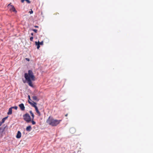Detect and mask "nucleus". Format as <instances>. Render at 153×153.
<instances>
[{
	"mask_svg": "<svg viewBox=\"0 0 153 153\" xmlns=\"http://www.w3.org/2000/svg\"><path fill=\"white\" fill-rule=\"evenodd\" d=\"M24 76L28 85L31 87H33V85L32 81L35 80V77L32 71L30 70H28V73H25Z\"/></svg>",
	"mask_w": 153,
	"mask_h": 153,
	"instance_id": "obj_1",
	"label": "nucleus"
},
{
	"mask_svg": "<svg viewBox=\"0 0 153 153\" xmlns=\"http://www.w3.org/2000/svg\"><path fill=\"white\" fill-rule=\"evenodd\" d=\"M61 121V120L55 119L52 117L50 116L46 120V123L50 126H55L59 124Z\"/></svg>",
	"mask_w": 153,
	"mask_h": 153,
	"instance_id": "obj_2",
	"label": "nucleus"
},
{
	"mask_svg": "<svg viewBox=\"0 0 153 153\" xmlns=\"http://www.w3.org/2000/svg\"><path fill=\"white\" fill-rule=\"evenodd\" d=\"M23 119L27 123H29L31 121V118L28 113H26L23 115Z\"/></svg>",
	"mask_w": 153,
	"mask_h": 153,
	"instance_id": "obj_3",
	"label": "nucleus"
},
{
	"mask_svg": "<svg viewBox=\"0 0 153 153\" xmlns=\"http://www.w3.org/2000/svg\"><path fill=\"white\" fill-rule=\"evenodd\" d=\"M8 7H10V10L11 11H12L13 12H15V13H17V11L16 10L14 7L12 5H11V3L9 4L8 5Z\"/></svg>",
	"mask_w": 153,
	"mask_h": 153,
	"instance_id": "obj_4",
	"label": "nucleus"
},
{
	"mask_svg": "<svg viewBox=\"0 0 153 153\" xmlns=\"http://www.w3.org/2000/svg\"><path fill=\"white\" fill-rule=\"evenodd\" d=\"M35 44L37 46V48L39 49L40 47V45H43V41L41 42H39V41L37 42H35Z\"/></svg>",
	"mask_w": 153,
	"mask_h": 153,
	"instance_id": "obj_5",
	"label": "nucleus"
},
{
	"mask_svg": "<svg viewBox=\"0 0 153 153\" xmlns=\"http://www.w3.org/2000/svg\"><path fill=\"white\" fill-rule=\"evenodd\" d=\"M28 102L33 107H34L35 108L36 107H37L36 106V103L33 101L32 102H31L29 101V100H28Z\"/></svg>",
	"mask_w": 153,
	"mask_h": 153,
	"instance_id": "obj_6",
	"label": "nucleus"
},
{
	"mask_svg": "<svg viewBox=\"0 0 153 153\" xmlns=\"http://www.w3.org/2000/svg\"><path fill=\"white\" fill-rule=\"evenodd\" d=\"M19 106L20 107L21 110L22 111H24L25 110V107L23 103H21L19 105Z\"/></svg>",
	"mask_w": 153,
	"mask_h": 153,
	"instance_id": "obj_7",
	"label": "nucleus"
},
{
	"mask_svg": "<svg viewBox=\"0 0 153 153\" xmlns=\"http://www.w3.org/2000/svg\"><path fill=\"white\" fill-rule=\"evenodd\" d=\"M21 137V133L19 131H18L16 135V137L17 138H19Z\"/></svg>",
	"mask_w": 153,
	"mask_h": 153,
	"instance_id": "obj_8",
	"label": "nucleus"
},
{
	"mask_svg": "<svg viewBox=\"0 0 153 153\" xmlns=\"http://www.w3.org/2000/svg\"><path fill=\"white\" fill-rule=\"evenodd\" d=\"M70 131L71 133L73 134L75 131V129L74 128H71L70 129Z\"/></svg>",
	"mask_w": 153,
	"mask_h": 153,
	"instance_id": "obj_9",
	"label": "nucleus"
},
{
	"mask_svg": "<svg viewBox=\"0 0 153 153\" xmlns=\"http://www.w3.org/2000/svg\"><path fill=\"white\" fill-rule=\"evenodd\" d=\"M32 129L31 127L30 126H27L26 128V130L27 131H30Z\"/></svg>",
	"mask_w": 153,
	"mask_h": 153,
	"instance_id": "obj_10",
	"label": "nucleus"
},
{
	"mask_svg": "<svg viewBox=\"0 0 153 153\" xmlns=\"http://www.w3.org/2000/svg\"><path fill=\"white\" fill-rule=\"evenodd\" d=\"M12 108L11 107L9 108V111L7 113V114L8 115L11 114H12Z\"/></svg>",
	"mask_w": 153,
	"mask_h": 153,
	"instance_id": "obj_11",
	"label": "nucleus"
},
{
	"mask_svg": "<svg viewBox=\"0 0 153 153\" xmlns=\"http://www.w3.org/2000/svg\"><path fill=\"white\" fill-rule=\"evenodd\" d=\"M36 107L35 108L36 111V112L37 113V114H38L39 116H40L41 115L39 111L38 108L37 107Z\"/></svg>",
	"mask_w": 153,
	"mask_h": 153,
	"instance_id": "obj_12",
	"label": "nucleus"
},
{
	"mask_svg": "<svg viewBox=\"0 0 153 153\" xmlns=\"http://www.w3.org/2000/svg\"><path fill=\"white\" fill-rule=\"evenodd\" d=\"M29 112H30V113L31 116L32 117V120H33L34 118V115L33 113V112H32V111H29Z\"/></svg>",
	"mask_w": 153,
	"mask_h": 153,
	"instance_id": "obj_13",
	"label": "nucleus"
},
{
	"mask_svg": "<svg viewBox=\"0 0 153 153\" xmlns=\"http://www.w3.org/2000/svg\"><path fill=\"white\" fill-rule=\"evenodd\" d=\"M33 99V100H37V101H39V100L38 99L37 97L36 96H33L32 97Z\"/></svg>",
	"mask_w": 153,
	"mask_h": 153,
	"instance_id": "obj_14",
	"label": "nucleus"
},
{
	"mask_svg": "<svg viewBox=\"0 0 153 153\" xmlns=\"http://www.w3.org/2000/svg\"><path fill=\"white\" fill-rule=\"evenodd\" d=\"M25 1H26V2L28 4L30 3V2L29 0H21V1L22 3H23Z\"/></svg>",
	"mask_w": 153,
	"mask_h": 153,
	"instance_id": "obj_15",
	"label": "nucleus"
},
{
	"mask_svg": "<svg viewBox=\"0 0 153 153\" xmlns=\"http://www.w3.org/2000/svg\"><path fill=\"white\" fill-rule=\"evenodd\" d=\"M8 117H4L3 118L2 120V123H4L5 120Z\"/></svg>",
	"mask_w": 153,
	"mask_h": 153,
	"instance_id": "obj_16",
	"label": "nucleus"
},
{
	"mask_svg": "<svg viewBox=\"0 0 153 153\" xmlns=\"http://www.w3.org/2000/svg\"><path fill=\"white\" fill-rule=\"evenodd\" d=\"M11 108H12H12H14V109H15L16 110H17V108H18V107H17V106L12 107H11Z\"/></svg>",
	"mask_w": 153,
	"mask_h": 153,
	"instance_id": "obj_17",
	"label": "nucleus"
},
{
	"mask_svg": "<svg viewBox=\"0 0 153 153\" xmlns=\"http://www.w3.org/2000/svg\"><path fill=\"white\" fill-rule=\"evenodd\" d=\"M32 124L35 125L36 124V122L34 121L33 120L31 119V121Z\"/></svg>",
	"mask_w": 153,
	"mask_h": 153,
	"instance_id": "obj_18",
	"label": "nucleus"
},
{
	"mask_svg": "<svg viewBox=\"0 0 153 153\" xmlns=\"http://www.w3.org/2000/svg\"><path fill=\"white\" fill-rule=\"evenodd\" d=\"M33 37L32 36L31 37H30V41H33Z\"/></svg>",
	"mask_w": 153,
	"mask_h": 153,
	"instance_id": "obj_19",
	"label": "nucleus"
},
{
	"mask_svg": "<svg viewBox=\"0 0 153 153\" xmlns=\"http://www.w3.org/2000/svg\"><path fill=\"white\" fill-rule=\"evenodd\" d=\"M32 30H33V31H34L35 33H37V30L33 29Z\"/></svg>",
	"mask_w": 153,
	"mask_h": 153,
	"instance_id": "obj_20",
	"label": "nucleus"
},
{
	"mask_svg": "<svg viewBox=\"0 0 153 153\" xmlns=\"http://www.w3.org/2000/svg\"><path fill=\"white\" fill-rule=\"evenodd\" d=\"M28 100H29V101H30V97L29 95H28Z\"/></svg>",
	"mask_w": 153,
	"mask_h": 153,
	"instance_id": "obj_21",
	"label": "nucleus"
},
{
	"mask_svg": "<svg viewBox=\"0 0 153 153\" xmlns=\"http://www.w3.org/2000/svg\"><path fill=\"white\" fill-rule=\"evenodd\" d=\"M3 123H2V122H0V126H1L2 124Z\"/></svg>",
	"mask_w": 153,
	"mask_h": 153,
	"instance_id": "obj_22",
	"label": "nucleus"
},
{
	"mask_svg": "<svg viewBox=\"0 0 153 153\" xmlns=\"http://www.w3.org/2000/svg\"><path fill=\"white\" fill-rule=\"evenodd\" d=\"M26 59L27 61H29V60H30L29 59V58H26V59Z\"/></svg>",
	"mask_w": 153,
	"mask_h": 153,
	"instance_id": "obj_23",
	"label": "nucleus"
},
{
	"mask_svg": "<svg viewBox=\"0 0 153 153\" xmlns=\"http://www.w3.org/2000/svg\"><path fill=\"white\" fill-rule=\"evenodd\" d=\"M30 13L31 14H32L33 13V12L32 10H31L30 11Z\"/></svg>",
	"mask_w": 153,
	"mask_h": 153,
	"instance_id": "obj_24",
	"label": "nucleus"
},
{
	"mask_svg": "<svg viewBox=\"0 0 153 153\" xmlns=\"http://www.w3.org/2000/svg\"><path fill=\"white\" fill-rule=\"evenodd\" d=\"M34 27L36 28H38L39 27V26H35Z\"/></svg>",
	"mask_w": 153,
	"mask_h": 153,
	"instance_id": "obj_25",
	"label": "nucleus"
},
{
	"mask_svg": "<svg viewBox=\"0 0 153 153\" xmlns=\"http://www.w3.org/2000/svg\"><path fill=\"white\" fill-rule=\"evenodd\" d=\"M2 129L1 128H0V134H1V130Z\"/></svg>",
	"mask_w": 153,
	"mask_h": 153,
	"instance_id": "obj_26",
	"label": "nucleus"
},
{
	"mask_svg": "<svg viewBox=\"0 0 153 153\" xmlns=\"http://www.w3.org/2000/svg\"><path fill=\"white\" fill-rule=\"evenodd\" d=\"M31 35L32 36H33V33H31Z\"/></svg>",
	"mask_w": 153,
	"mask_h": 153,
	"instance_id": "obj_27",
	"label": "nucleus"
},
{
	"mask_svg": "<svg viewBox=\"0 0 153 153\" xmlns=\"http://www.w3.org/2000/svg\"><path fill=\"white\" fill-rule=\"evenodd\" d=\"M68 115V114H66L65 115V116L66 117H67V116Z\"/></svg>",
	"mask_w": 153,
	"mask_h": 153,
	"instance_id": "obj_28",
	"label": "nucleus"
}]
</instances>
